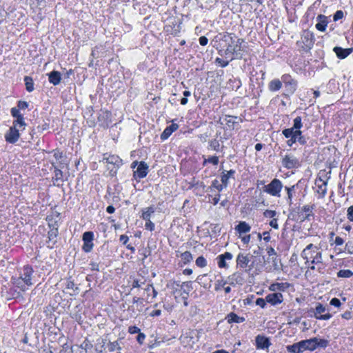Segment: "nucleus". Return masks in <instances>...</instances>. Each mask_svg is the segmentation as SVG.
Here are the masks:
<instances>
[{
	"label": "nucleus",
	"mask_w": 353,
	"mask_h": 353,
	"mask_svg": "<svg viewBox=\"0 0 353 353\" xmlns=\"http://www.w3.org/2000/svg\"><path fill=\"white\" fill-rule=\"evenodd\" d=\"M315 205H305L302 208H298L297 212L292 210L290 212L289 219H292L296 221L303 222L305 220L310 221L314 217L313 210Z\"/></svg>",
	"instance_id": "nucleus-1"
},
{
	"label": "nucleus",
	"mask_w": 353,
	"mask_h": 353,
	"mask_svg": "<svg viewBox=\"0 0 353 353\" xmlns=\"http://www.w3.org/2000/svg\"><path fill=\"white\" fill-rule=\"evenodd\" d=\"M301 255L303 259L306 260V264L309 263L310 259H311L312 264L322 263V253L319 251V248L312 243L307 245Z\"/></svg>",
	"instance_id": "nucleus-2"
},
{
	"label": "nucleus",
	"mask_w": 353,
	"mask_h": 353,
	"mask_svg": "<svg viewBox=\"0 0 353 353\" xmlns=\"http://www.w3.org/2000/svg\"><path fill=\"white\" fill-rule=\"evenodd\" d=\"M303 127V123H302V119L301 117L298 116L293 120V125L292 128H286L288 130L292 131V134H293L294 137H295L298 141V143L299 144L303 145L307 143V138L305 137L303 134L302 131L301 129Z\"/></svg>",
	"instance_id": "nucleus-3"
},
{
	"label": "nucleus",
	"mask_w": 353,
	"mask_h": 353,
	"mask_svg": "<svg viewBox=\"0 0 353 353\" xmlns=\"http://www.w3.org/2000/svg\"><path fill=\"white\" fill-rule=\"evenodd\" d=\"M253 256L250 254L239 253L236 257V265L241 268L245 269V271H250L254 267V261L251 262Z\"/></svg>",
	"instance_id": "nucleus-4"
},
{
	"label": "nucleus",
	"mask_w": 353,
	"mask_h": 353,
	"mask_svg": "<svg viewBox=\"0 0 353 353\" xmlns=\"http://www.w3.org/2000/svg\"><path fill=\"white\" fill-rule=\"evenodd\" d=\"M283 188L281 181L278 179H274L268 185H264L263 191L273 196L280 197Z\"/></svg>",
	"instance_id": "nucleus-5"
},
{
	"label": "nucleus",
	"mask_w": 353,
	"mask_h": 353,
	"mask_svg": "<svg viewBox=\"0 0 353 353\" xmlns=\"http://www.w3.org/2000/svg\"><path fill=\"white\" fill-rule=\"evenodd\" d=\"M33 269L30 265H25L23 268L22 272L20 274L19 278L28 287L32 285V275L33 274Z\"/></svg>",
	"instance_id": "nucleus-6"
},
{
	"label": "nucleus",
	"mask_w": 353,
	"mask_h": 353,
	"mask_svg": "<svg viewBox=\"0 0 353 353\" xmlns=\"http://www.w3.org/2000/svg\"><path fill=\"white\" fill-rule=\"evenodd\" d=\"M20 131H22V130L13 125L11 126L5 134L6 141L10 143H15L19 139Z\"/></svg>",
	"instance_id": "nucleus-7"
},
{
	"label": "nucleus",
	"mask_w": 353,
	"mask_h": 353,
	"mask_svg": "<svg viewBox=\"0 0 353 353\" xmlns=\"http://www.w3.org/2000/svg\"><path fill=\"white\" fill-rule=\"evenodd\" d=\"M283 165L288 169H293L300 165L299 159L293 155H285L282 161Z\"/></svg>",
	"instance_id": "nucleus-8"
},
{
	"label": "nucleus",
	"mask_w": 353,
	"mask_h": 353,
	"mask_svg": "<svg viewBox=\"0 0 353 353\" xmlns=\"http://www.w3.org/2000/svg\"><path fill=\"white\" fill-rule=\"evenodd\" d=\"M326 311V308L321 303H317L316 306L315 307L314 316L316 319L320 320H328L332 317V315L330 313H326L325 314H321L322 313Z\"/></svg>",
	"instance_id": "nucleus-9"
},
{
	"label": "nucleus",
	"mask_w": 353,
	"mask_h": 353,
	"mask_svg": "<svg viewBox=\"0 0 353 353\" xmlns=\"http://www.w3.org/2000/svg\"><path fill=\"white\" fill-rule=\"evenodd\" d=\"M281 79H282V81L285 84L286 90L289 93L293 94L296 89V81H294L293 79H292L290 75H283Z\"/></svg>",
	"instance_id": "nucleus-10"
},
{
	"label": "nucleus",
	"mask_w": 353,
	"mask_h": 353,
	"mask_svg": "<svg viewBox=\"0 0 353 353\" xmlns=\"http://www.w3.org/2000/svg\"><path fill=\"white\" fill-rule=\"evenodd\" d=\"M148 172V165L144 161L139 162L136 170L134 171V177L137 179H143L146 176Z\"/></svg>",
	"instance_id": "nucleus-11"
},
{
	"label": "nucleus",
	"mask_w": 353,
	"mask_h": 353,
	"mask_svg": "<svg viewBox=\"0 0 353 353\" xmlns=\"http://www.w3.org/2000/svg\"><path fill=\"white\" fill-rule=\"evenodd\" d=\"M237 119H239L237 117L225 115L224 118H220L219 122L221 125L225 123L229 129H234L236 125L239 124Z\"/></svg>",
	"instance_id": "nucleus-12"
},
{
	"label": "nucleus",
	"mask_w": 353,
	"mask_h": 353,
	"mask_svg": "<svg viewBox=\"0 0 353 353\" xmlns=\"http://www.w3.org/2000/svg\"><path fill=\"white\" fill-rule=\"evenodd\" d=\"M255 341H256V346L257 349H261V350L267 349L271 345L270 339L268 337L263 336V335L256 336V339H255Z\"/></svg>",
	"instance_id": "nucleus-13"
},
{
	"label": "nucleus",
	"mask_w": 353,
	"mask_h": 353,
	"mask_svg": "<svg viewBox=\"0 0 353 353\" xmlns=\"http://www.w3.org/2000/svg\"><path fill=\"white\" fill-rule=\"evenodd\" d=\"M317 23L315 25L316 28L321 32H325L329 23L328 18L325 15L319 14L316 17Z\"/></svg>",
	"instance_id": "nucleus-14"
},
{
	"label": "nucleus",
	"mask_w": 353,
	"mask_h": 353,
	"mask_svg": "<svg viewBox=\"0 0 353 353\" xmlns=\"http://www.w3.org/2000/svg\"><path fill=\"white\" fill-rule=\"evenodd\" d=\"M265 300L268 303H270L272 305H276L282 303L283 301V297L281 293H272L269 294L265 296Z\"/></svg>",
	"instance_id": "nucleus-15"
},
{
	"label": "nucleus",
	"mask_w": 353,
	"mask_h": 353,
	"mask_svg": "<svg viewBox=\"0 0 353 353\" xmlns=\"http://www.w3.org/2000/svg\"><path fill=\"white\" fill-rule=\"evenodd\" d=\"M243 40L242 39H238L236 41V45L232 48L230 46L228 50H232V53L234 54L235 58L236 59H241L243 57V53H242V47L241 44L243 43Z\"/></svg>",
	"instance_id": "nucleus-16"
},
{
	"label": "nucleus",
	"mask_w": 353,
	"mask_h": 353,
	"mask_svg": "<svg viewBox=\"0 0 353 353\" xmlns=\"http://www.w3.org/2000/svg\"><path fill=\"white\" fill-rule=\"evenodd\" d=\"M333 51L336 53L338 58L343 59L352 53L353 48H343L341 47L336 46L334 48Z\"/></svg>",
	"instance_id": "nucleus-17"
},
{
	"label": "nucleus",
	"mask_w": 353,
	"mask_h": 353,
	"mask_svg": "<svg viewBox=\"0 0 353 353\" xmlns=\"http://www.w3.org/2000/svg\"><path fill=\"white\" fill-rule=\"evenodd\" d=\"M314 341H314L313 338L299 341L302 352H303L305 350H310V351L314 350H315V345L314 344Z\"/></svg>",
	"instance_id": "nucleus-18"
},
{
	"label": "nucleus",
	"mask_w": 353,
	"mask_h": 353,
	"mask_svg": "<svg viewBox=\"0 0 353 353\" xmlns=\"http://www.w3.org/2000/svg\"><path fill=\"white\" fill-rule=\"evenodd\" d=\"M61 73L58 71L53 70L48 74L49 82L54 85H57L60 83L61 79Z\"/></svg>",
	"instance_id": "nucleus-19"
},
{
	"label": "nucleus",
	"mask_w": 353,
	"mask_h": 353,
	"mask_svg": "<svg viewBox=\"0 0 353 353\" xmlns=\"http://www.w3.org/2000/svg\"><path fill=\"white\" fill-rule=\"evenodd\" d=\"M179 128V125L176 123H172L168 126L161 134V139L162 140L167 139L173 132L176 131Z\"/></svg>",
	"instance_id": "nucleus-20"
},
{
	"label": "nucleus",
	"mask_w": 353,
	"mask_h": 353,
	"mask_svg": "<svg viewBox=\"0 0 353 353\" xmlns=\"http://www.w3.org/2000/svg\"><path fill=\"white\" fill-rule=\"evenodd\" d=\"M235 174V170H230L228 172L223 171L221 176V183L224 185V187L226 188L228 184V180L230 178H234V175Z\"/></svg>",
	"instance_id": "nucleus-21"
},
{
	"label": "nucleus",
	"mask_w": 353,
	"mask_h": 353,
	"mask_svg": "<svg viewBox=\"0 0 353 353\" xmlns=\"http://www.w3.org/2000/svg\"><path fill=\"white\" fill-rule=\"evenodd\" d=\"M291 133H292V131L288 130L287 129H284L282 131V134H283V136L286 139H288V141H286V143L290 147L292 146L293 144L298 142L296 138L295 137H294L293 134H292Z\"/></svg>",
	"instance_id": "nucleus-22"
},
{
	"label": "nucleus",
	"mask_w": 353,
	"mask_h": 353,
	"mask_svg": "<svg viewBox=\"0 0 353 353\" xmlns=\"http://www.w3.org/2000/svg\"><path fill=\"white\" fill-rule=\"evenodd\" d=\"M226 319L229 323H240L245 321V319L244 317L239 316L236 314L234 312H230V314H228L226 316Z\"/></svg>",
	"instance_id": "nucleus-23"
},
{
	"label": "nucleus",
	"mask_w": 353,
	"mask_h": 353,
	"mask_svg": "<svg viewBox=\"0 0 353 353\" xmlns=\"http://www.w3.org/2000/svg\"><path fill=\"white\" fill-rule=\"evenodd\" d=\"M251 227L245 221H240L235 227V230L240 234H244L250 231Z\"/></svg>",
	"instance_id": "nucleus-24"
},
{
	"label": "nucleus",
	"mask_w": 353,
	"mask_h": 353,
	"mask_svg": "<svg viewBox=\"0 0 353 353\" xmlns=\"http://www.w3.org/2000/svg\"><path fill=\"white\" fill-rule=\"evenodd\" d=\"M321 182V184H318V190L317 192L321 195V197H324L327 192V182L326 181L323 180L321 178H319L318 180H316V183L318 182Z\"/></svg>",
	"instance_id": "nucleus-25"
},
{
	"label": "nucleus",
	"mask_w": 353,
	"mask_h": 353,
	"mask_svg": "<svg viewBox=\"0 0 353 353\" xmlns=\"http://www.w3.org/2000/svg\"><path fill=\"white\" fill-rule=\"evenodd\" d=\"M14 119H15L12 122V125L16 128H18L22 130H25L26 123L24 121L23 116L21 115V116H20L19 117H16Z\"/></svg>",
	"instance_id": "nucleus-26"
},
{
	"label": "nucleus",
	"mask_w": 353,
	"mask_h": 353,
	"mask_svg": "<svg viewBox=\"0 0 353 353\" xmlns=\"http://www.w3.org/2000/svg\"><path fill=\"white\" fill-rule=\"evenodd\" d=\"M282 82L278 79H273L269 83V90L272 92H275L280 90L282 87Z\"/></svg>",
	"instance_id": "nucleus-27"
},
{
	"label": "nucleus",
	"mask_w": 353,
	"mask_h": 353,
	"mask_svg": "<svg viewBox=\"0 0 353 353\" xmlns=\"http://www.w3.org/2000/svg\"><path fill=\"white\" fill-rule=\"evenodd\" d=\"M288 286V283H275L270 286V290L272 291H284Z\"/></svg>",
	"instance_id": "nucleus-28"
},
{
	"label": "nucleus",
	"mask_w": 353,
	"mask_h": 353,
	"mask_svg": "<svg viewBox=\"0 0 353 353\" xmlns=\"http://www.w3.org/2000/svg\"><path fill=\"white\" fill-rule=\"evenodd\" d=\"M297 186V185H294L291 187H285V189L287 192L288 197H287V202L289 204V205H291L292 204V198L295 192V188Z\"/></svg>",
	"instance_id": "nucleus-29"
},
{
	"label": "nucleus",
	"mask_w": 353,
	"mask_h": 353,
	"mask_svg": "<svg viewBox=\"0 0 353 353\" xmlns=\"http://www.w3.org/2000/svg\"><path fill=\"white\" fill-rule=\"evenodd\" d=\"M181 290L183 291V293L185 294L186 297H183L184 299H187L190 292L192 290V285L191 281L183 282L181 285Z\"/></svg>",
	"instance_id": "nucleus-30"
},
{
	"label": "nucleus",
	"mask_w": 353,
	"mask_h": 353,
	"mask_svg": "<svg viewBox=\"0 0 353 353\" xmlns=\"http://www.w3.org/2000/svg\"><path fill=\"white\" fill-rule=\"evenodd\" d=\"M154 213V208L153 207H148L143 210L141 217L145 221H149L152 214Z\"/></svg>",
	"instance_id": "nucleus-31"
},
{
	"label": "nucleus",
	"mask_w": 353,
	"mask_h": 353,
	"mask_svg": "<svg viewBox=\"0 0 353 353\" xmlns=\"http://www.w3.org/2000/svg\"><path fill=\"white\" fill-rule=\"evenodd\" d=\"M24 82L26 85V89L28 92H31L34 90V81L32 77L29 76H25Z\"/></svg>",
	"instance_id": "nucleus-32"
},
{
	"label": "nucleus",
	"mask_w": 353,
	"mask_h": 353,
	"mask_svg": "<svg viewBox=\"0 0 353 353\" xmlns=\"http://www.w3.org/2000/svg\"><path fill=\"white\" fill-rule=\"evenodd\" d=\"M313 339L314 341H315L314 343V344L315 345V350L317 347L325 348L329 344V341L326 339H319L317 337H314Z\"/></svg>",
	"instance_id": "nucleus-33"
},
{
	"label": "nucleus",
	"mask_w": 353,
	"mask_h": 353,
	"mask_svg": "<svg viewBox=\"0 0 353 353\" xmlns=\"http://www.w3.org/2000/svg\"><path fill=\"white\" fill-rule=\"evenodd\" d=\"M286 349H287L288 352H289L290 353H302L303 352L301 348V345H300L299 342L294 343L293 345H288L286 347Z\"/></svg>",
	"instance_id": "nucleus-34"
},
{
	"label": "nucleus",
	"mask_w": 353,
	"mask_h": 353,
	"mask_svg": "<svg viewBox=\"0 0 353 353\" xmlns=\"http://www.w3.org/2000/svg\"><path fill=\"white\" fill-rule=\"evenodd\" d=\"M209 148L216 152H220L223 146L221 148L219 140L214 139L209 141Z\"/></svg>",
	"instance_id": "nucleus-35"
},
{
	"label": "nucleus",
	"mask_w": 353,
	"mask_h": 353,
	"mask_svg": "<svg viewBox=\"0 0 353 353\" xmlns=\"http://www.w3.org/2000/svg\"><path fill=\"white\" fill-rule=\"evenodd\" d=\"M108 163L114 164L117 167L121 165L122 160L117 156L112 155L106 159Z\"/></svg>",
	"instance_id": "nucleus-36"
},
{
	"label": "nucleus",
	"mask_w": 353,
	"mask_h": 353,
	"mask_svg": "<svg viewBox=\"0 0 353 353\" xmlns=\"http://www.w3.org/2000/svg\"><path fill=\"white\" fill-rule=\"evenodd\" d=\"M242 281V278L239 274H234L228 278V283L234 285L235 283H240Z\"/></svg>",
	"instance_id": "nucleus-37"
},
{
	"label": "nucleus",
	"mask_w": 353,
	"mask_h": 353,
	"mask_svg": "<svg viewBox=\"0 0 353 353\" xmlns=\"http://www.w3.org/2000/svg\"><path fill=\"white\" fill-rule=\"evenodd\" d=\"M108 351L110 352L121 350V347L117 341L114 342H109L108 344Z\"/></svg>",
	"instance_id": "nucleus-38"
},
{
	"label": "nucleus",
	"mask_w": 353,
	"mask_h": 353,
	"mask_svg": "<svg viewBox=\"0 0 353 353\" xmlns=\"http://www.w3.org/2000/svg\"><path fill=\"white\" fill-rule=\"evenodd\" d=\"M180 257L185 264L190 262L192 260V256L188 251L181 253Z\"/></svg>",
	"instance_id": "nucleus-39"
},
{
	"label": "nucleus",
	"mask_w": 353,
	"mask_h": 353,
	"mask_svg": "<svg viewBox=\"0 0 353 353\" xmlns=\"http://www.w3.org/2000/svg\"><path fill=\"white\" fill-rule=\"evenodd\" d=\"M13 283L19 288L21 290L25 291L27 290V285L23 282V281L19 277L17 279H13Z\"/></svg>",
	"instance_id": "nucleus-40"
},
{
	"label": "nucleus",
	"mask_w": 353,
	"mask_h": 353,
	"mask_svg": "<svg viewBox=\"0 0 353 353\" xmlns=\"http://www.w3.org/2000/svg\"><path fill=\"white\" fill-rule=\"evenodd\" d=\"M352 275L353 272L350 270H341L337 273V276L342 278H350Z\"/></svg>",
	"instance_id": "nucleus-41"
},
{
	"label": "nucleus",
	"mask_w": 353,
	"mask_h": 353,
	"mask_svg": "<svg viewBox=\"0 0 353 353\" xmlns=\"http://www.w3.org/2000/svg\"><path fill=\"white\" fill-rule=\"evenodd\" d=\"M92 347H93V345H92V342L90 340H88V339H85L80 345V347L81 349L85 350L86 352L88 350H91L92 348Z\"/></svg>",
	"instance_id": "nucleus-42"
},
{
	"label": "nucleus",
	"mask_w": 353,
	"mask_h": 353,
	"mask_svg": "<svg viewBox=\"0 0 353 353\" xmlns=\"http://www.w3.org/2000/svg\"><path fill=\"white\" fill-rule=\"evenodd\" d=\"M218 266L220 268H228V264L226 263V260L222 256L221 254L219 255L216 258Z\"/></svg>",
	"instance_id": "nucleus-43"
},
{
	"label": "nucleus",
	"mask_w": 353,
	"mask_h": 353,
	"mask_svg": "<svg viewBox=\"0 0 353 353\" xmlns=\"http://www.w3.org/2000/svg\"><path fill=\"white\" fill-rule=\"evenodd\" d=\"M207 163H210L213 164L214 165H216L219 163V157L216 156H211L208 159H205L203 161V165H205Z\"/></svg>",
	"instance_id": "nucleus-44"
},
{
	"label": "nucleus",
	"mask_w": 353,
	"mask_h": 353,
	"mask_svg": "<svg viewBox=\"0 0 353 353\" xmlns=\"http://www.w3.org/2000/svg\"><path fill=\"white\" fill-rule=\"evenodd\" d=\"M94 238V234L92 232H85L83 234V241H87L88 243L92 242Z\"/></svg>",
	"instance_id": "nucleus-45"
},
{
	"label": "nucleus",
	"mask_w": 353,
	"mask_h": 353,
	"mask_svg": "<svg viewBox=\"0 0 353 353\" xmlns=\"http://www.w3.org/2000/svg\"><path fill=\"white\" fill-rule=\"evenodd\" d=\"M267 253L270 257L272 256V262L276 263V252L272 247H268L266 249Z\"/></svg>",
	"instance_id": "nucleus-46"
},
{
	"label": "nucleus",
	"mask_w": 353,
	"mask_h": 353,
	"mask_svg": "<svg viewBox=\"0 0 353 353\" xmlns=\"http://www.w3.org/2000/svg\"><path fill=\"white\" fill-rule=\"evenodd\" d=\"M196 265L200 268H204L207 265V261L205 259L201 256L196 259Z\"/></svg>",
	"instance_id": "nucleus-47"
},
{
	"label": "nucleus",
	"mask_w": 353,
	"mask_h": 353,
	"mask_svg": "<svg viewBox=\"0 0 353 353\" xmlns=\"http://www.w3.org/2000/svg\"><path fill=\"white\" fill-rule=\"evenodd\" d=\"M181 285L179 281H170V283L168 284V287L171 288L173 289L175 292L178 290V288H181Z\"/></svg>",
	"instance_id": "nucleus-48"
},
{
	"label": "nucleus",
	"mask_w": 353,
	"mask_h": 353,
	"mask_svg": "<svg viewBox=\"0 0 353 353\" xmlns=\"http://www.w3.org/2000/svg\"><path fill=\"white\" fill-rule=\"evenodd\" d=\"M228 283L227 281L217 280L215 283L214 290L216 291L220 290L222 288H224L225 285Z\"/></svg>",
	"instance_id": "nucleus-49"
},
{
	"label": "nucleus",
	"mask_w": 353,
	"mask_h": 353,
	"mask_svg": "<svg viewBox=\"0 0 353 353\" xmlns=\"http://www.w3.org/2000/svg\"><path fill=\"white\" fill-rule=\"evenodd\" d=\"M94 244L92 242L83 241V250L85 252H90L93 248Z\"/></svg>",
	"instance_id": "nucleus-50"
},
{
	"label": "nucleus",
	"mask_w": 353,
	"mask_h": 353,
	"mask_svg": "<svg viewBox=\"0 0 353 353\" xmlns=\"http://www.w3.org/2000/svg\"><path fill=\"white\" fill-rule=\"evenodd\" d=\"M303 39L306 42L309 41V45L312 44L313 42V34L310 32H305L303 34Z\"/></svg>",
	"instance_id": "nucleus-51"
},
{
	"label": "nucleus",
	"mask_w": 353,
	"mask_h": 353,
	"mask_svg": "<svg viewBox=\"0 0 353 353\" xmlns=\"http://www.w3.org/2000/svg\"><path fill=\"white\" fill-rule=\"evenodd\" d=\"M57 234H58L57 228L50 230L48 233L49 241L54 240L57 237Z\"/></svg>",
	"instance_id": "nucleus-52"
},
{
	"label": "nucleus",
	"mask_w": 353,
	"mask_h": 353,
	"mask_svg": "<svg viewBox=\"0 0 353 353\" xmlns=\"http://www.w3.org/2000/svg\"><path fill=\"white\" fill-rule=\"evenodd\" d=\"M276 215V212L274 210H266L263 212V216L267 218H274V216Z\"/></svg>",
	"instance_id": "nucleus-53"
},
{
	"label": "nucleus",
	"mask_w": 353,
	"mask_h": 353,
	"mask_svg": "<svg viewBox=\"0 0 353 353\" xmlns=\"http://www.w3.org/2000/svg\"><path fill=\"white\" fill-rule=\"evenodd\" d=\"M10 113H11V115L14 118L19 117L23 115L22 114H21V112L19 111V109L18 108H16V107H14V108H11Z\"/></svg>",
	"instance_id": "nucleus-54"
},
{
	"label": "nucleus",
	"mask_w": 353,
	"mask_h": 353,
	"mask_svg": "<svg viewBox=\"0 0 353 353\" xmlns=\"http://www.w3.org/2000/svg\"><path fill=\"white\" fill-rule=\"evenodd\" d=\"M212 185L218 191L221 192L223 188H225L224 185L219 184L218 180L215 179L212 181Z\"/></svg>",
	"instance_id": "nucleus-55"
},
{
	"label": "nucleus",
	"mask_w": 353,
	"mask_h": 353,
	"mask_svg": "<svg viewBox=\"0 0 353 353\" xmlns=\"http://www.w3.org/2000/svg\"><path fill=\"white\" fill-rule=\"evenodd\" d=\"M54 176H55V179L57 181H58V180L63 181V172L60 169L55 168Z\"/></svg>",
	"instance_id": "nucleus-56"
},
{
	"label": "nucleus",
	"mask_w": 353,
	"mask_h": 353,
	"mask_svg": "<svg viewBox=\"0 0 353 353\" xmlns=\"http://www.w3.org/2000/svg\"><path fill=\"white\" fill-rule=\"evenodd\" d=\"M344 16L343 12L342 10H337L333 17V19L334 21H336L341 19H342Z\"/></svg>",
	"instance_id": "nucleus-57"
},
{
	"label": "nucleus",
	"mask_w": 353,
	"mask_h": 353,
	"mask_svg": "<svg viewBox=\"0 0 353 353\" xmlns=\"http://www.w3.org/2000/svg\"><path fill=\"white\" fill-rule=\"evenodd\" d=\"M266 300L262 298H259L256 301V304L260 306L261 308H264L266 305Z\"/></svg>",
	"instance_id": "nucleus-58"
},
{
	"label": "nucleus",
	"mask_w": 353,
	"mask_h": 353,
	"mask_svg": "<svg viewBox=\"0 0 353 353\" xmlns=\"http://www.w3.org/2000/svg\"><path fill=\"white\" fill-rule=\"evenodd\" d=\"M215 63H219L221 67L224 68V67H226L228 65L229 61H224L222 59L217 57L215 59Z\"/></svg>",
	"instance_id": "nucleus-59"
},
{
	"label": "nucleus",
	"mask_w": 353,
	"mask_h": 353,
	"mask_svg": "<svg viewBox=\"0 0 353 353\" xmlns=\"http://www.w3.org/2000/svg\"><path fill=\"white\" fill-rule=\"evenodd\" d=\"M28 107V103L26 101H19L17 103V108L19 110H24Z\"/></svg>",
	"instance_id": "nucleus-60"
},
{
	"label": "nucleus",
	"mask_w": 353,
	"mask_h": 353,
	"mask_svg": "<svg viewBox=\"0 0 353 353\" xmlns=\"http://www.w3.org/2000/svg\"><path fill=\"white\" fill-rule=\"evenodd\" d=\"M140 329L137 326H130L128 327V332L133 334H138L140 332Z\"/></svg>",
	"instance_id": "nucleus-61"
},
{
	"label": "nucleus",
	"mask_w": 353,
	"mask_h": 353,
	"mask_svg": "<svg viewBox=\"0 0 353 353\" xmlns=\"http://www.w3.org/2000/svg\"><path fill=\"white\" fill-rule=\"evenodd\" d=\"M347 219L350 221H353V205L347 208Z\"/></svg>",
	"instance_id": "nucleus-62"
},
{
	"label": "nucleus",
	"mask_w": 353,
	"mask_h": 353,
	"mask_svg": "<svg viewBox=\"0 0 353 353\" xmlns=\"http://www.w3.org/2000/svg\"><path fill=\"white\" fill-rule=\"evenodd\" d=\"M330 304L331 305H333L334 307H339L340 305H341V301L339 299L337 298H333L331 299L330 302Z\"/></svg>",
	"instance_id": "nucleus-63"
},
{
	"label": "nucleus",
	"mask_w": 353,
	"mask_h": 353,
	"mask_svg": "<svg viewBox=\"0 0 353 353\" xmlns=\"http://www.w3.org/2000/svg\"><path fill=\"white\" fill-rule=\"evenodd\" d=\"M145 339V335L143 333H142L141 332L139 333H138V336H137V341L139 344H143Z\"/></svg>",
	"instance_id": "nucleus-64"
}]
</instances>
